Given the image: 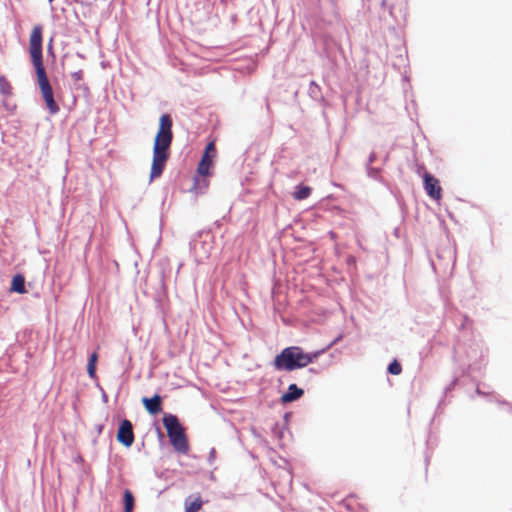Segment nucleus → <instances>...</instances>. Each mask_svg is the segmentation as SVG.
Instances as JSON below:
<instances>
[{"label":"nucleus","mask_w":512,"mask_h":512,"mask_svg":"<svg viewBox=\"0 0 512 512\" xmlns=\"http://www.w3.org/2000/svg\"><path fill=\"white\" fill-rule=\"evenodd\" d=\"M202 500L198 495L193 501H185V512H198L202 508Z\"/></svg>","instance_id":"4468645a"},{"label":"nucleus","mask_w":512,"mask_h":512,"mask_svg":"<svg viewBox=\"0 0 512 512\" xmlns=\"http://www.w3.org/2000/svg\"><path fill=\"white\" fill-rule=\"evenodd\" d=\"M319 353H305L301 347L290 346L284 348L273 361V366L276 370L293 371L296 369L304 368L312 363Z\"/></svg>","instance_id":"7ed1b4c3"},{"label":"nucleus","mask_w":512,"mask_h":512,"mask_svg":"<svg viewBox=\"0 0 512 512\" xmlns=\"http://www.w3.org/2000/svg\"><path fill=\"white\" fill-rule=\"evenodd\" d=\"M163 424L174 449L179 453L186 454L189 451V444L178 418L172 414L165 415Z\"/></svg>","instance_id":"20e7f679"},{"label":"nucleus","mask_w":512,"mask_h":512,"mask_svg":"<svg viewBox=\"0 0 512 512\" xmlns=\"http://www.w3.org/2000/svg\"><path fill=\"white\" fill-rule=\"evenodd\" d=\"M97 360H98V354H97V352H93L90 355L89 360H88V364H87L88 375L91 378H93V379L96 377V363H97Z\"/></svg>","instance_id":"2eb2a0df"},{"label":"nucleus","mask_w":512,"mask_h":512,"mask_svg":"<svg viewBox=\"0 0 512 512\" xmlns=\"http://www.w3.org/2000/svg\"><path fill=\"white\" fill-rule=\"evenodd\" d=\"M0 93L4 97H9L13 93V87L4 75L0 76Z\"/></svg>","instance_id":"f8f14e48"},{"label":"nucleus","mask_w":512,"mask_h":512,"mask_svg":"<svg viewBox=\"0 0 512 512\" xmlns=\"http://www.w3.org/2000/svg\"><path fill=\"white\" fill-rule=\"evenodd\" d=\"M142 404L151 415H156L162 411V398L158 394H155L151 398H142Z\"/></svg>","instance_id":"0eeeda50"},{"label":"nucleus","mask_w":512,"mask_h":512,"mask_svg":"<svg viewBox=\"0 0 512 512\" xmlns=\"http://www.w3.org/2000/svg\"><path fill=\"white\" fill-rule=\"evenodd\" d=\"M83 76H84V74H83L82 70H78V71L71 73V78L75 85L83 80Z\"/></svg>","instance_id":"a211bd4d"},{"label":"nucleus","mask_w":512,"mask_h":512,"mask_svg":"<svg viewBox=\"0 0 512 512\" xmlns=\"http://www.w3.org/2000/svg\"><path fill=\"white\" fill-rule=\"evenodd\" d=\"M388 372L393 375H399L402 372V366L397 360L391 362L388 366Z\"/></svg>","instance_id":"dca6fc26"},{"label":"nucleus","mask_w":512,"mask_h":512,"mask_svg":"<svg viewBox=\"0 0 512 512\" xmlns=\"http://www.w3.org/2000/svg\"><path fill=\"white\" fill-rule=\"evenodd\" d=\"M311 191L312 189L310 187L299 185L296 187V190L293 193V197L296 200H304L310 196Z\"/></svg>","instance_id":"ddd939ff"},{"label":"nucleus","mask_w":512,"mask_h":512,"mask_svg":"<svg viewBox=\"0 0 512 512\" xmlns=\"http://www.w3.org/2000/svg\"><path fill=\"white\" fill-rule=\"evenodd\" d=\"M117 440L126 447H130L133 444V426L129 420L125 419L121 422L117 432Z\"/></svg>","instance_id":"423d86ee"},{"label":"nucleus","mask_w":512,"mask_h":512,"mask_svg":"<svg viewBox=\"0 0 512 512\" xmlns=\"http://www.w3.org/2000/svg\"><path fill=\"white\" fill-rule=\"evenodd\" d=\"M123 501H124V512H133L134 505H135V499L130 490L126 489L124 491Z\"/></svg>","instance_id":"9b49d317"},{"label":"nucleus","mask_w":512,"mask_h":512,"mask_svg":"<svg viewBox=\"0 0 512 512\" xmlns=\"http://www.w3.org/2000/svg\"><path fill=\"white\" fill-rule=\"evenodd\" d=\"M10 291L17 292L19 294H24L27 292L25 288V278L23 275L16 274L13 276Z\"/></svg>","instance_id":"9d476101"},{"label":"nucleus","mask_w":512,"mask_h":512,"mask_svg":"<svg viewBox=\"0 0 512 512\" xmlns=\"http://www.w3.org/2000/svg\"><path fill=\"white\" fill-rule=\"evenodd\" d=\"M303 393L304 391L298 388L296 384H291L288 387V391L282 395L281 400L283 403H290L299 399Z\"/></svg>","instance_id":"6e6552de"},{"label":"nucleus","mask_w":512,"mask_h":512,"mask_svg":"<svg viewBox=\"0 0 512 512\" xmlns=\"http://www.w3.org/2000/svg\"><path fill=\"white\" fill-rule=\"evenodd\" d=\"M42 34L43 27L41 25H35L29 37V53L31 56L32 64L36 71L37 82L42 98L45 101L46 107L50 114L54 115L60 111V107L54 99L53 89L50 85L43 65Z\"/></svg>","instance_id":"f257e3e1"},{"label":"nucleus","mask_w":512,"mask_h":512,"mask_svg":"<svg viewBox=\"0 0 512 512\" xmlns=\"http://www.w3.org/2000/svg\"><path fill=\"white\" fill-rule=\"evenodd\" d=\"M213 159L214 157L203 155L198 164L197 172L202 176H209L211 174V169L213 168Z\"/></svg>","instance_id":"1a4fd4ad"},{"label":"nucleus","mask_w":512,"mask_h":512,"mask_svg":"<svg viewBox=\"0 0 512 512\" xmlns=\"http://www.w3.org/2000/svg\"><path fill=\"white\" fill-rule=\"evenodd\" d=\"M424 190L432 199L439 201L442 198L440 182L432 174L425 172L423 175Z\"/></svg>","instance_id":"39448f33"},{"label":"nucleus","mask_w":512,"mask_h":512,"mask_svg":"<svg viewBox=\"0 0 512 512\" xmlns=\"http://www.w3.org/2000/svg\"><path fill=\"white\" fill-rule=\"evenodd\" d=\"M217 151L214 141L209 142L206 145L205 152L203 155H208L209 157H216Z\"/></svg>","instance_id":"f3484780"},{"label":"nucleus","mask_w":512,"mask_h":512,"mask_svg":"<svg viewBox=\"0 0 512 512\" xmlns=\"http://www.w3.org/2000/svg\"><path fill=\"white\" fill-rule=\"evenodd\" d=\"M172 126L173 121L171 116L169 114H163L159 119V128L154 139L150 171L151 180L161 176L170 156V146L173 141Z\"/></svg>","instance_id":"f03ea898"}]
</instances>
